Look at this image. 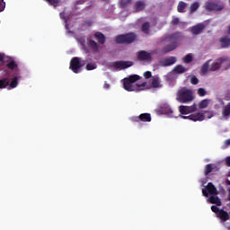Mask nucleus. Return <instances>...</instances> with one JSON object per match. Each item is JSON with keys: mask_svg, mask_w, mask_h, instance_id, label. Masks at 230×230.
<instances>
[{"mask_svg": "<svg viewBox=\"0 0 230 230\" xmlns=\"http://www.w3.org/2000/svg\"><path fill=\"white\" fill-rule=\"evenodd\" d=\"M182 39H184V36L182 35V32L176 31L174 33L169 34L166 37V40L170 42L169 45L162 48L161 53L162 55H166L167 53H170V51H173L177 49L179 47V44H181Z\"/></svg>", "mask_w": 230, "mask_h": 230, "instance_id": "nucleus-1", "label": "nucleus"}, {"mask_svg": "<svg viewBox=\"0 0 230 230\" xmlns=\"http://www.w3.org/2000/svg\"><path fill=\"white\" fill-rule=\"evenodd\" d=\"M206 30V24L204 23H198L190 28V33L192 35H200L202 31Z\"/></svg>", "mask_w": 230, "mask_h": 230, "instance_id": "nucleus-9", "label": "nucleus"}, {"mask_svg": "<svg viewBox=\"0 0 230 230\" xmlns=\"http://www.w3.org/2000/svg\"><path fill=\"white\" fill-rule=\"evenodd\" d=\"M195 100V96H193V92L188 88H182L177 93V101L180 103H190V102H193Z\"/></svg>", "mask_w": 230, "mask_h": 230, "instance_id": "nucleus-2", "label": "nucleus"}, {"mask_svg": "<svg viewBox=\"0 0 230 230\" xmlns=\"http://www.w3.org/2000/svg\"><path fill=\"white\" fill-rule=\"evenodd\" d=\"M183 62H184V64H190V63L193 62V56L191 54H187L183 58Z\"/></svg>", "mask_w": 230, "mask_h": 230, "instance_id": "nucleus-33", "label": "nucleus"}, {"mask_svg": "<svg viewBox=\"0 0 230 230\" xmlns=\"http://www.w3.org/2000/svg\"><path fill=\"white\" fill-rule=\"evenodd\" d=\"M209 103H211V99H204L199 102V109H208L209 107Z\"/></svg>", "mask_w": 230, "mask_h": 230, "instance_id": "nucleus-24", "label": "nucleus"}, {"mask_svg": "<svg viewBox=\"0 0 230 230\" xmlns=\"http://www.w3.org/2000/svg\"><path fill=\"white\" fill-rule=\"evenodd\" d=\"M226 184H230V181H229V180H226Z\"/></svg>", "mask_w": 230, "mask_h": 230, "instance_id": "nucleus-56", "label": "nucleus"}, {"mask_svg": "<svg viewBox=\"0 0 230 230\" xmlns=\"http://www.w3.org/2000/svg\"><path fill=\"white\" fill-rule=\"evenodd\" d=\"M227 229L230 230V226H227Z\"/></svg>", "mask_w": 230, "mask_h": 230, "instance_id": "nucleus-57", "label": "nucleus"}, {"mask_svg": "<svg viewBox=\"0 0 230 230\" xmlns=\"http://www.w3.org/2000/svg\"><path fill=\"white\" fill-rule=\"evenodd\" d=\"M123 87L125 91L132 92V91H143V87H146V83L137 84H134L128 78H124Z\"/></svg>", "mask_w": 230, "mask_h": 230, "instance_id": "nucleus-6", "label": "nucleus"}, {"mask_svg": "<svg viewBox=\"0 0 230 230\" xmlns=\"http://www.w3.org/2000/svg\"><path fill=\"white\" fill-rule=\"evenodd\" d=\"M187 4L184 2H180L177 7V10L180 13H184V10L186 9Z\"/></svg>", "mask_w": 230, "mask_h": 230, "instance_id": "nucleus-31", "label": "nucleus"}, {"mask_svg": "<svg viewBox=\"0 0 230 230\" xmlns=\"http://www.w3.org/2000/svg\"><path fill=\"white\" fill-rule=\"evenodd\" d=\"M146 8V3H145V1L143 0H137V2H135V4H133V10L134 12H136L137 13L138 12H143V10Z\"/></svg>", "mask_w": 230, "mask_h": 230, "instance_id": "nucleus-13", "label": "nucleus"}, {"mask_svg": "<svg viewBox=\"0 0 230 230\" xmlns=\"http://www.w3.org/2000/svg\"><path fill=\"white\" fill-rule=\"evenodd\" d=\"M87 46L93 53H98V51H100V45H98V43L93 40H88Z\"/></svg>", "mask_w": 230, "mask_h": 230, "instance_id": "nucleus-16", "label": "nucleus"}, {"mask_svg": "<svg viewBox=\"0 0 230 230\" xmlns=\"http://www.w3.org/2000/svg\"><path fill=\"white\" fill-rule=\"evenodd\" d=\"M179 22H181V20L179 18L172 17V26H177V24H179Z\"/></svg>", "mask_w": 230, "mask_h": 230, "instance_id": "nucleus-42", "label": "nucleus"}, {"mask_svg": "<svg viewBox=\"0 0 230 230\" xmlns=\"http://www.w3.org/2000/svg\"><path fill=\"white\" fill-rule=\"evenodd\" d=\"M216 217L222 222H227V220H229V213L222 208Z\"/></svg>", "mask_w": 230, "mask_h": 230, "instance_id": "nucleus-19", "label": "nucleus"}, {"mask_svg": "<svg viewBox=\"0 0 230 230\" xmlns=\"http://www.w3.org/2000/svg\"><path fill=\"white\" fill-rule=\"evenodd\" d=\"M83 46H84V51H85L86 53H89V49H87V47H85V45H84V44H83Z\"/></svg>", "mask_w": 230, "mask_h": 230, "instance_id": "nucleus-53", "label": "nucleus"}, {"mask_svg": "<svg viewBox=\"0 0 230 230\" xmlns=\"http://www.w3.org/2000/svg\"><path fill=\"white\" fill-rule=\"evenodd\" d=\"M94 37L96 40L99 42V44H105L106 42V38L105 35L102 32H95Z\"/></svg>", "mask_w": 230, "mask_h": 230, "instance_id": "nucleus-23", "label": "nucleus"}, {"mask_svg": "<svg viewBox=\"0 0 230 230\" xmlns=\"http://www.w3.org/2000/svg\"><path fill=\"white\" fill-rule=\"evenodd\" d=\"M132 4V0H121L120 1V5L122 8H127V6H128V4Z\"/></svg>", "mask_w": 230, "mask_h": 230, "instance_id": "nucleus-36", "label": "nucleus"}, {"mask_svg": "<svg viewBox=\"0 0 230 230\" xmlns=\"http://www.w3.org/2000/svg\"><path fill=\"white\" fill-rule=\"evenodd\" d=\"M197 93L199 96L204 97V96H206V94H208V92L204 88H199L197 91Z\"/></svg>", "mask_w": 230, "mask_h": 230, "instance_id": "nucleus-38", "label": "nucleus"}, {"mask_svg": "<svg viewBox=\"0 0 230 230\" xmlns=\"http://www.w3.org/2000/svg\"><path fill=\"white\" fill-rule=\"evenodd\" d=\"M213 172V164H208L205 166L204 173L205 175H209Z\"/></svg>", "mask_w": 230, "mask_h": 230, "instance_id": "nucleus-32", "label": "nucleus"}, {"mask_svg": "<svg viewBox=\"0 0 230 230\" xmlns=\"http://www.w3.org/2000/svg\"><path fill=\"white\" fill-rule=\"evenodd\" d=\"M160 112H162V114L167 115L173 114V111L168 104H164L162 107H160Z\"/></svg>", "mask_w": 230, "mask_h": 230, "instance_id": "nucleus-22", "label": "nucleus"}, {"mask_svg": "<svg viewBox=\"0 0 230 230\" xmlns=\"http://www.w3.org/2000/svg\"><path fill=\"white\" fill-rule=\"evenodd\" d=\"M144 77L148 80V78H152V72L146 71L144 73Z\"/></svg>", "mask_w": 230, "mask_h": 230, "instance_id": "nucleus-45", "label": "nucleus"}, {"mask_svg": "<svg viewBox=\"0 0 230 230\" xmlns=\"http://www.w3.org/2000/svg\"><path fill=\"white\" fill-rule=\"evenodd\" d=\"M4 8H6V3L4 0L0 1V12H4Z\"/></svg>", "mask_w": 230, "mask_h": 230, "instance_id": "nucleus-43", "label": "nucleus"}, {"mask_svg": "<svg viewBox=\"0 0 230 230\" xmlns=\"http://www.w3.org/2000/svg\"><path fill=\"white\" fill-rule=\"evenodd\" d=\"M151 87H153L154 89L163 87V84H161V78L159 77V75H155L152 77Z\"/></svg>", "mask_w": 230, "mask_h": 230, "instance_id": "nucleus-18", "label": "nucleus"}, {"mask_svg": "<svg viewBox=\"0 0 230 230\" xmlns=\"http://www.w3.org/2000/svg\"><path fill=\"white\" fill-rule=\"evenodd\" d=\"M137 58L138 60L145 61V60H152V54L147 52L146 50H140L137 54Z\"/></svg>", "mask_w": 230, "mask_h": 230, "instance_id": "nucleus-12", "label": "nucleus"}, {"mask_svg": "<svg viewBox=\"0 0 230 230\" xmlns=\"http://www.w3.org/2000/svg\"><path fill=\"white\" fill-rule=\"evenodd\" d=\"M207 191H208L209 195H218V190L212 182L208 183Z\"/></svg>", "mask_w": 230, "mask_h": 230, "instance_id": "nucleus-21", "label": "nucleus"}, {"mask_svg": "<svg viewBox=\"0 0 230 230\" xmlns=\"http://www.w3.org/2000/svg\"><path fill=\"white\" fill-rule=\"evenodd\" d=\"M195 111H197V104H195V103L191 106L181 105L179 107V111L183 115L190 114L191 112H195Z\"/></svg>", "mask_w": 230, "mask_h": 230, "instance_id": "nucleus-10", "label": "nucleus"}, {"mask_svg": "<svg viewBox=\"0 0 230 230\" xmlns=\"http://www.w3.org/2000/svg\"><path fill=\"white\" fill-rule=\"evenodd\" d=\"M209 62H211V59L203 64L201 66V73H207L209 70Z\"/></svg>", "mask_w": 230, "mask_h": 230, "instance_id": "nucleus-34", "label": "nucleus"}, {"mask_svg": "<svg viewBox=\"0 0 230 230\" xmlns=\"http://www.w3.org/2000/svg\"><path fill=\"white\" fill-rule=\"evenodd\" d=\"M205 114H208V119H211V118H213V116H215V112L209 111H206Z\"/></svg>", "mask_w": 230, "mask_h": 230, "instance_id": "nucleus-46", "label": "nucleus"}, {"mask_svg": "<svg viewBox=\"0 0 230 230\" xmlns=\"http://www.w3.org/2000/svg\"><path fill=\"white\" fill-rule=\"evenodd\" d=\"M84 66H85V61L82 60V58L78 57H75L70 60L69 69H71V71H73V73L75 75H78V73L82 71Z\"/></svg>", "mask_w": 230, "mask_h": 230, "instance_id": "nucleus-5", "label": "nucleus"}, {"mask_svg": "<svg viewBox=\"0 0 230 230\" xmlns=\"http://www.w3.org/2000/svg\"><path fill=\"white\" fill-rule=\"evenodd\" d=\"M226 8V4L220 0H208L205 4L207 12H222Z\"/></svg>", "mask_w": 230, "mask_h": 230, "instance_id": "nucleus-3", "label": "nucleus"}, {"mask_svg": "<svg viewBox=\"0 0 230 230\" xmlns=\"http://www.w3.org/2000/svg\"><path fill=\"white\" fill-rule=\"evenodd\" d=\"M198 8H200V4H199V2H194L193 4H191L190 6V13H195Z\"/></svg>", "mask_w": 230, "mask_h": 230, "instance_id": "nucleus-29", "label": "nucleus"}, {"mask_svg": "<svg viewBox=\"0 0 230 230\" xmlns=\"http://www.w3.org/2000/svg\"><path fill=\"white\" fill-rule=\"evenodd\" d=\"M220 46L222 49H226L230 48V37L229 36H223L219 40Z\"/></svg>", "mask_w": 230, "mask_h": 230, "instance_id": "nucleus-17", "label": "nucleus"}, {"mask_svg": "<svg viewBox=\"0 0 230 230\" xmlns=\"http://www.w3.org/2000/svg\"><path fill=\"white\" fill-rule=\"evenodd\" d=\"M130 120H131L133 123H139V121H141L140 119H139V116H137V117H132V118L130 119Z\"/></svg>", "mask_w": 230, "mask_h": 230, "instance_id": "nucleus-47", "label": "nucleus"}, {"mask_svg": "<svg viewBox=\"0 0 230 230\" xmlns=\"http://www.w3.org/2000/svg\"><path fill=\"white\" fill-rule=\"evenodd\" d=\"M226 145H227L228 146H230V138L226 140Z\"/></svg>", "mask_w": 230, "mask_h": 230, "instance_id": "nucleus-54", "label": "nucleus"}, {"mask_svg": "<svg viewBox=\"0 0 230 230\" xmlns=\"http://www.w3.org/2000/svg\"><path fill=\"white\" fill-rule=\"evenodd\" d=\"M134 66V62L132 61H115L113 62V67L116 69H127L128 67H132Z\"/></svg>", "mask_w": 230, "mask_h": 230, "instance_id": "nucleus-7", "label": "nucleus"}, {"mask_svg": "<svg viewBox=\"0 0 230 230\" xmlns=\"http://www.w3.org/2000/svg\"><path fill=\"white\" fill-rule=\"evenodd\" d=\"M17 85H19V81H17V77H13L10 84V87L12 89H15V87H17Z\"/></svg>", "mask_w": 230, "mask_h": 230, "instance_id": "nucleus-37", "label": "nucleus"}, {"mask_svg": "<svg viewBox=\"0 0 230 230\" xmlns=\"http://www.w3.org/2000/svg\"><path fill=\"white\" fill-rule=\"evenodd\" d=\"M47 3L52 4V6H57V4L59 3L60 0H46Z\"/></svg>", "mask_w": 230, "mask_h": 230, "instance_id": "nucleus-44", "label": "nucleus"}, {"mask_svg": "<svg viewBox=\"0 0 230 230\" xmlns=\"http://www.w3.org/2000/svg\"><path fill=\"white\" fill-rule=\"evenodd\" d=\"M103 89H111V84H109L108 83H104Z\"/></svg>", "mask_w": 230, "mask_h": 230, "instance_id": "nucleus-51", "label": "nucleus"}, {"mask_svg": "<svg viewBox=\"0 0 230 230\" xmlns=\"http://www.w3.org/2000/svg\"><path fill=\"white\" fill-rule=\"evenodd\" d=\"M10 85V73L5 72L4 78L0 79V89H6Z\"/></svg>", "mask_w": 230, "mask_h": 230, "instance_id": "nucleus-14", "label": "nucleus"}, {"mask_svg": "<svg viewBox=\"0 0 230 230\" xmlns=\"http://www.w3.org/2000/svg\"><path fill=\"white\" fill-rule=\"evenodd\" d=\"M6 56H4V53H0V62H2V64H4V58Z\"/></svg>", "mask_w": 230, "mask_h": 230, "instance_id": "nucleus-48", "label": "nucleus"}, {"mask_svg": "<svg viewBox=\"0 0 230 230\" xmlns=\"http://www.w3.org/2000/svg\"><path fill=\"white\" fill-rule=\"evenodd\" d=\"M96 67H98L96 63H88L85 66V69H86V71H93V70L96 69Z\"/></svg>", "mask_w": 230, "mask_h": 230, "instance_id": "nucleus-35", "label": "nucleus"}, {"mask_svg": "<svg viewBox=\"0 0 230 230\" xmlns=\"http://www.w3.org/2000/svg\"><path fill=\"white\" fill-rule=\"evenodd\" d=\"M227 35H230V25L227 27Z\"/></svg>", "mask_w": 230, "mask_h": 230, "instance_id": "nucleus-55", "label": "nucleus"}, {"mask_svg": "<svg viewBox=\"0 0 230 230\" xmlns=\"http://www.w3.org/2000/svg\"><path fill=\"white\" fill-rule=\"evenodd\" d=\"M127 79L131 83L136 84V82H137L138 80H141V76H139L138 75H132L127 77Z\"/></svg>", "mask_w": 230, "mask_h": 230, "instance_id": "nucleus-30", "label": "nucleus"}, {"mask_svg": "<svg viewBox=\"0 0 230 230\" xmlns=\"http://www.w3.org/2000/svg\"><path fill=\"white\" fill-rule=\"evenodd\" d=\"M208 200L210 204H217V206H222V200L217 196H210Z\"/></svg>", "mask_w": 230, "mask_h": 230, "instance_id": "nucleus-26", "label": "nucleus"}, {"mask_svg": "<svg viewBox=\"0 0 230 230\" xmlns=\"http://www.w3.org/2000/svg\"><path fill=\"white\" fill-rule=\"evenodd\" d=\"M140 121L150 122L152 121V115L150 113H142L139 115Z\"/></svg>", "mask_w": 230, "mask_h": 230, "instance_id": "nucleus-25", "label": "nucleus"}, {"mask_svg": "<svg viewBox=\"0 0 230 230\" xmlns=\"http://www.w3.org/2000/svg\"><path fill=\"white\" fill-rule=\"evenodd\" d=\"M137 36L134 32L118 35L115 38L116 44H132L136 41Z\"/></svg>", "mask_w": 230, "mask_h": 230, "instance_id": "nucleus-4", "label": "nucleus"}, {"mask_svg": "<svg viewBox=\"0 0 230 230\" xmlns=\"http://www.w3.org/2000/svg\"><path fill=\"white\" fill-rule=\"evenodd\" d=\"M8 69H13L14 67H17V64H15V61H11L7 64Z\"/></svg>", "mask_w": 230, "mask_h": 230, "instance_id": "nucleus-41", "label": "nucleus"}, {"mask_svg": "<svg viewBox=\"0 0 230 230\" xmlns=\"http://www.w3.org/2000/svg\"><path fill=\"white\" fill-rule=\"evenodd\" d=\"M141 31H143V33H146V35H148V33H150V22H144L141 26Z\"/></svg>", "mask_w": 230, "mask_h": 230, "instance_id": "nucleus-27", "label": "nucleus"}, {"mask_svg": "<svg viewBox=\"0 0 230 230\" xmlns=\"http://www.w3.org/2000/svg\"><path fill=\"white\" fill-rule=\"evenodd\" d=\"M202 194L204 197H209V194L208 193V190H206V189L202 190Z\"/></svg>", "mask_w": 230, "mask_h": 230, "instance_id": "nucleus-50", "label": "nucleus"}, {"mask_svg": "<svg viewBox=\"0 0 230 230\" xmlns=\"http://www.w3.org/2000/svg\"><path fill=\"white\" fill-rule=\"evenodd\" d=\"M222 118H224V119H229V118H230V102H228L226 106L223 107Z\"/></svg>", "mask_w": 230, "mask_h": 230, "instance_id": "nucleus-20", "label": "nucleus"}, {"mask_svg": "<svg viewBox=\"0 0 230 230\" xmlns=\"http://www.w3.org/2000/svg\"><path fill=\"white\" fill-rule=\"evenodd\" d=\"M227 57L220 58L217 61L211 64L209 71H218L220 67H222V64H224L226 61H227Z\"/></svg>", "mask_w": 230, "mask_h": 230, "instance_id": "nucleus-8", "label": "nucleus"}, {"mask_svg": "<svg viewBox=\"0 0 230 230\" xmlns=\"http://www.w3.org/2000/svg\"><path fill=\"white\" fill-rule=\"evenodd\" d=\"M190 84L192 85H197L199 84V78H197V76H195V75H191L190 76Z\"/></svg>", "mask_w": 230, "mask_h": 230, "instance_id": "nucleus-39", "label": "nucleus"}, {"mask_svg": "<svg viewBox=\"0 0 230 230\" xmlns=\"http://www.w3.org/2000/svg\"><path fill=\"white\" fill-rule=\"evenodd\" d=\"M59 17H60V19H65L66 20V22H67V19H66V13H59Z\"/></svg>", "mask_w": 230, "mask_h": 230, "instance_id": "nucleus-49", "label": "nucleus"}, {"mask_svg": "<svg viewBox=\"0 0 230 230\" xmlns=\"http://www.w3.org/2000/svg\"><path fill=\"white\" fill-rule=\"evenodd\" d=\"M186 71H188V69L182 66V65H178L174 67V72H176L177 75H182V73H186Z\"/></svg>", "mask_w": 230, "mask_h": 230, "instance_id": "nucleus-28", "label": "nucleus"}, {"mask_svg": "<svg viewBox=\"0 0 230 230\" xmlns=\"http://www.w3.org/2000/svg\"><path fill=\"white\" fill-rule=\"evenodd\" d=\"M183 119H191V121H204L205 116L204 113L198 112L195 114H190L189 116H183Z\"/></svg>", "mask_w": 230, "mask_h": 230, "instance_id": "nucleus-11", "label": "nucleus"}, {"mask_svg": "<svg viewBox=\"0 0 230 230\" xmlns=\"http://www.w3.org/2000/svg\"><path fill=\"white\" fill-rule=\"evenodd\" d=\"M222 208H219L217 206H212L211 207V211L213 213H215L216 217L218 215V212L221 210Z\"/></svg>", "mask_w": 230, "mask_h": 230, "instance_id": "nucleus-40", "label": "nucleus"}, {"mask_svg": "<svg viewBox=\"0 0 230 230\" xmlns=\"http://www.w3.org/2000/svg\"><path fill=\"white\" fill-rule=\"evenodd\" d=\"M226 166H230V156L226 158Z\"/></svg>", "mask_w": 230, "mask_h": 230, "instance_id": "nucleus-52", "label": "nucleus"}, {"mask_svg": "<svg viewBox=\"0 0 230 230\" xmlns=\"http://www.w3.org/2000/svg\"><path fill=\"white\" fill-rule=\"evenodd\" d=\"M175 62H177V58L168 57V58H165L164 60L161 62V66H163L164 67H168L170 66H173Z\"/></svg>", "mask_w": 230, "mask_h": 230, "instance_id": "nucleus-15", "label": "nucleus"}]
</instances>
